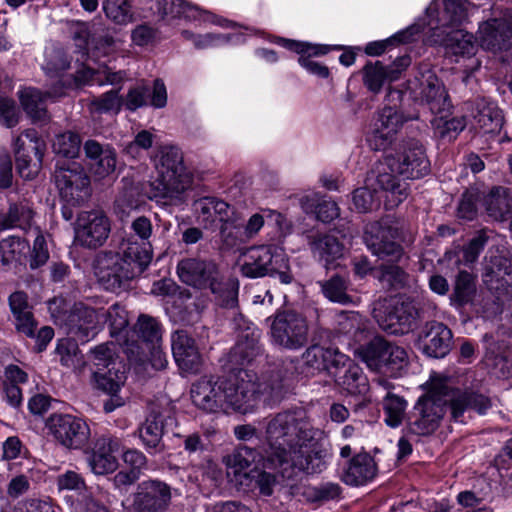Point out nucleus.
<instances>
[{"label":"nucleus","mask_w":512,"mask_h":512,"mask_svg":"<svg viewBox=\"0 0 512 512\" xmlns=\"http://www.w3.org/2000/svg\"><path fill=\"white\" fill-rule=\"evenodd\" d=\"M405 119L392 107H384L377 115L366 135V142L373 151H385L396 139Z\"/></svg>","instance_id":"20"},{"label":"nucleus","mask_w":512,"mask_h":512,"mask_svg":"<svg viewBox=\"0 0 512 512\" xmlns=\"http://www.w3.org/2000/svg\"><path fill=\"white\" fill-rule=\"evenodd\" d=\"M28 244L17 236H9L0 241V263L8 265L17 260L26 250Z\"/></svg>","instance_id":"63"},{"label":"nucleus","mask_w":512,"mask_h":512,"mask_svg":"<svg viewBox=\"0 0 512 512\" xmlns=\"http://www.w3.org/2000/svg\"><path fill=\"white\" fill-rule=\"evenodd\" d=\"M373 317L383 331L402 335L412 329L416 320V310L410 302L385 299L376 304Z\"/></svg>","instance_id":"13"},{"label":"nucleus","mask_w":512,"mask_h":512,"mask_svg":"<svg viewBox=\"0 0 512 512\" xmlns=\"http://www.w3.org/2000/svg\"><path fill=\"white\" fill-rule=\"evenodd\" d=\"M408 89L414 98L427 104L434 114L449 111L451 103L443 83L429 65H420L413 80L408 82Z\"/></svg>","instance_id":"9"},{"label":"nucleus","mask_w":512,"mask_h":512,"mask_svg":"<svg viewBox=\"0 0 512 512\" xmlns=\"http://www.w3.org/2000/svg\"><path fill=\"white\" fill-rule=\"evenodd\" d=\"M319 285L323 295L331 302L345 305L352 301L351 296L347 294L348 283L339 275L320 281Z\"/></svg>","instance_id":"54"},{"label":"nucleus","mask_w":512,"mask_h":512,"mask_svg":"<svg viewBox=\"0 0 512 512\" xmlns=\"http://www.w3.org/2000/svg\"><path fill=\"white\" fill-rule=\"evenodd\" d=\"M427 385V393L418 399L407 418L409 431L419 436L432 434L446 411H450V401L446 400L447 382L431 378Z\"/></svg>","instance_id":"5"},{"label":"nucleus","mask_w":512,"mask_h":512,"mask_svg":"<svg viewBox=\"0 0 512 512\" xmlns=\"http://www.w3.org/2000/svg\"><path fill=\"white\" fill-rule=\"evenodd\" d=\"M446 400L450 401L451 418L456 422L462 421L461 418L467 409H473L484 415L492 406L491 400L482 394L453 389L448 385Z\"/></svg>","instance_id":"27"},{"label":"nucleus","mask_w":512,"mask_h":512,"mask_svg":"<svg viewBox=\"0 0 512 512\" xmlns=\"http://www.w3.org/2000/svg\"><path fill=\"white\" fill-rule=\"evenodd\" d=\"M474 120L484 133H496L503 126L504 116L495 102L481 99L476 104Z\"/></svg>","instance_id":"41"},{"label":"nucleus","mask_w":512,"mask_h":512,"mask_svg":"<svg viewBox=\"0 0 512 512\" xmlns=\"http://www.w3.org/2000/svg\"><path fill=\"white\" fill-rule=\"evenodd\" d=\"M452 331L441 322H427L419 335L422 352L432 358H444L451 350Z\"/></svg>","instance_id":"24"},{"label":"nucleus","mask_w":512,"mask_h":512,"mask_svg":"<svg viewBox=\"0 0 512 512\" xmlns=\"http://www.w3.org/2000/svg\"><path fill=\"white\" fill-rule=\"evenodd\" d=\"M407 408V401L392 392L386 393L383 398L384 422L392 428L401 425Z\"/></svg>","instance_id":"51"},{"label":"nucleus","mask_w":512,"mask_h":512,"mask_svg":"<svg viewBox=\"0 0 512 512\" xmlns=\"http://www.w3.org/2000/svg\"><path fill=\"white\" fill-rule=\"evenodd\" d=\"M302 208L306 213H314L324 223L331 222L339 216V208L333 201L326 200L318 193H311L301 199Z\"/></svg>","instance_id":"45"},{"label":"nucleus","mask_w":512,"mask_h":512,"mask_svg":"<svg viewBox=\"0 0 512 512\" xmlns=\"http://www.w3.org/2000/svg\"><path fill=\"white\" fill-rule=\"evenodd\" d=\"M193 209L198 221L205 226L212 225L216 221L227 220L233 211L228 203L214 197H203L196 200Z\"/></svg>","instance_id":"37"},{"label":"nucleus","mask_w":512,"mask_h":512,"mask_svg":"<svg viewBox=\"0 0 512 512\" xmlns=\"http://www.w3.org/2000/svg\"><path fill=\"white\" fill-rule=\"evenodd\" d=\"M476 292L473 276L467 271H460L456 277L454 289L450 296L452 305L463 307L470 303Z\"/></svg>","instance_id":"50"},{"label":"nucleus","mask_w":512,"mask_h":512,"mask_svg":"<svg viewBox=\"0 0 512 512\" xmlns=\"http://www.w3.org/2000/svg\"><path fill=\"white\" fill-rule=\"evenodd\" d=\"M335 383L350 395H360L368 391V380L362 369L348 357L341 365H335L332 373Z\"/></svg>","instance_id":"30"},{"label":"nucleus","mask_w":512,"mask_h":512,"mask_svg":"<svg viewBox=\"0 0 512 512\" xmlns=\"http://www.w3.org/2000/svg\"><path fill=\"white\" fill-rule=\"evenodd\" d=\"M91 361L94 371H104L115 362H123L117 355V345L113 342L102 343L91 350Z\"/></svg>","instance_id":"58"},{"label":"nucleus","mask_w":512,"mask_h":512,"mask_svg":"<svg viewBox=\"0 0 512 512\" xmlns=\"http://www.w3.org/2000/svg\"><path fill=\"white\" fill-rule=\"evenodd\" d=\"M135 333L148 346L152 348L159 346L162 340V330L160 323L148 315H140L135 325Z\"/></svg>","instance_id":"53"},{"label":"nucleus","mask_w":512,"mask_h":512,"mask_svg":"<svg viewBox=\"0 0 512 512\" xmlns=\"http://www.w3.org/2000/svg\"><path fill=\"white\" fill-rule=\"evenodd\" d=\"M149 264L140 263L137 255L121 252H102L95 262V275L104 289L116 291L140 274Z\"/></svg>","instance_id":"7"},{"label":"nucleus","mask_w":512,"mask_h":512,"mask_svg":"<svg viewBox=\"0 0 512 512\" xmlns=\"http://www.w3.org/2000/svg\"><path fill=\"white\" fill-rule=\"evenodd\" d=\"M309 245L314 257L326 264L341 258L344 254V245L333 233H318L310 237Z\"/></svg>","instance_id":"38"},{"label":"nucleus","mask_w":512,"mask_h":512,"mask_svg":"<svg viewBox=\"0 0 512 512\" xmlns=\"http://www.w3.org/2000/svg\"><path fill=\"white\" fill-rule=\"evenodd\" d=\"M220 239L227 249L238 248L248 242L243 229V220L234 210L227 217V220L221 222Z\"/></svg>","instance_id":"44"},{"label":"nucleus","mask_w":512,"mask_h":512,"mask_svg":"<svg viewBox=\"0 0 512 512\" xmlns=\"http://www.w3.org/2000/svg\"><path fill=\"white\" fill-rule=\"evenodd\" d=\"M54 177L60 196L67 204L79 205L88 198L90 180L78 164L57 165Z\"/></svg>","instance_id":"19"},{"label":"nucleus","mask_w":512,"mask_h":512,"mask_svg":"<svg viewBox=\"0 0 512 512\" xmlns=\"http://www.w3.org/2000/svg\"><path fill=\"white\" fill-rule=\"evenodd\" d=\"M154 162L158 176L150 182L147 197L162 206L183 204L191 176L183 164L181 150L175 146H162Z\"/></svg>","instance_id":"4"},{"label":"nucleus","mask_w":512,"mask_h":512,"mask_svg":"<svg viewBox=\"0 0 512 512\" xmlns=\"http://www.w3.org/2000/svg\"><path fill=\"white\" fill-rule=\"evenodd\" d=\"M84 152L89 160L91 172L98 178H104L116 168V152L110 145H102L96 140L84 143Z\"/></svg>","instance_id":"31"},{"label":"nucleus","mask_w":512,"mask_h":512,"mask_svg":"<svg viewBox=\"0 0 512 512\" xmlns=\"http://www.w3.org/2000/svg\"><path fill=\"white\" fill-rule=\"evenodd\" d=\"M394 172L389 163V157L386 156L384 161H378L372 166L365 179V184L377 194L383 192L387 198L390 197L388 202L391 207L403 202L409 190L408 183L398 180L393 175Z\"/></svg>","instance_id":"17"},{"label":"nucleus","mask_w":512,"mask_h":512,"mask_svg":"<svg viewBox=\"0 0 512 512\" xmlns=\"http://www.w3.org/2000/svg\"><path fill=\"white\" fill-rule=\"evenodd\" d=\"M401 230L387 221H375L366 225L364 242L367 249L379 259L400 262L404 257L402 246L397 242Z\"/></svg>","instance_id":"10"},{"label":"nucleus","mask_w":512,"mask_h":512,"mask_svg":"<svg viewBox=\"0 0 512 512\" xmlns=\"http://www.w3.org/2000/svg\"><path fill=\"white\" fill-rule=\"evenodd\" d=\"M217 303L226 309L235 310L238 306L239 283L235 279L224 280L219 274L215 285L209 287Z\"/></svg>","instance_id":"47"},{"label":"nucleus","mask_w":512,"mask_h":512,"mask_svg":"<svg viewBox=\"0 0 512 512\" xmlns=\"http://www.w3.org/2000/svg\"><path fill=\"white\" fill-rule=\"evenodd\" d=\"M172 488L165 482L151 479L138 484L132 503L122 501L125 512H166L171 504Z\"/></svg>","instance_id":"11"},{"label":"nucleus","mask_w":512,"mask_h":512,"mask_svg":"<svg viewBox=\"0 0 512 512\" xmlns=\"http://www.w3.org/2000/svg\"><path fill=\"white\" fill-rule=\"evenodd\" d=\"M388 345L389 342L382 338H374L366 345L362 351V358L370 369L378 372L383 369Z\"/></svg>","instance_id":"57"},{"label":"nucleus","mask_w":512,"mask_h":512,"mask_svg":"<svg viewBox=\"0 0 512 512\" xmlns=\"http://www.w3.org/2000/svg\"><path fill=\"white\" fill-rule=\"evenodd\" d=\"M426 24L423 22H416L406 28L405 30L399 31L394 34L392 37L383 40V41H375L367 44L365 48V52L371 56H379L385 52L389 45L393 43H409L416 40V36L423 31L424 26Z\"/></svg>","instance_id":"46"},{"label":"nucleus","mask_w":512,"mask_h":512,"mask_svg":"<svg viewBox=\"0 0 512 512\" xmlns=\"http://www.w3.org/2000/svg\"><path fill=\"white\" fill-rule=\"evenodd\" d=\"M103 10L106 17L118 25H127L133 21L130 0H104Z\"/></svg>","instance_id":"56"},{"label":"nucleus","mask_w":512,"mask_h":512,"mask_svg":"<svg viewBox=\"0 0 512 512\" xmlns=\"http://www.w3.org/2000/svg\"><path fill=\"white\" fill-rule=\"evenodd\" d=\"M172 354L178 367L186 373H198L202 366V357L193 338L184 330L171 335Z\"/></svg>","instance_id":"26"},{"label":"nucleus","mask_w":512,"mask_h":512,"mask_svg":"<svg viewBox=\"0 0 512 512\" xmlns=\"http://www.w3.org/2000/svg\"><path fill=\"white\" fill-rule=\"evenodd\" d=\"M480 45L483 49L505 50L512 41V22L505 19H491L480 24L478 29Z\"/></svg>","instance_id":"29"},{"label":"nucleus","mask_w":512,"mask_h":512,"mask_svg":"<svg viewBox=\"0 0 512 512\" xmlns=\"http://www.w3.org/2000/svg\"><path fill=\"white\" fill-rule=\"evenodd\" d=\"M288 50L298 53L299 64L306 69L310 74L316 75L320 78H327L329 70L326 66L311 60L312 56L325 55L330 51L327 45H314L308 42H300L285 38H280L277 42Z\"/></svg>","instance_id":"28"},{"label":"nucleus","mask_w":512,"mask_h":512,"mask_svg":"<svg viewBox=\"0 0 512 512\" xmlns=\"http://www.w3.org/2000/svg\"><path fill=\"white\" fill-rule=\"evenodd\" d=\"M406 364V351L402 347L389 342L387 354L385 355V360L383 363V369H381L380 372L393 377H397L401 370L406 366Z\"/></svg>","instance_id":"60"},{"label":"nucleus","mask_w":512,"mask_h":512,"mask_svg":"<svg viewBox=\"0 0 512 512\" xmlns=\"http://www.w3.org/2000/svg\"><path fill=\"white\" fill-rule=\"evenodd\" d=\"M131 233L123 240L121 249L128 254L137 255L140 263H150L152 260L153 225L146 216H138L132 220L130 225Z\"/></svg>","instance_id":"23"},{"label":"nucleus","mask_w":512,"mask_h":512,"mask_svg":"<svg viewBox=\"0 0 512 512\" xmlns=\"http://www.w3.org/2000/svg\"><path fill=\"white\" fill-rule=\"evenodd\" d=\"M177 274L180 280L197 289H207L215 285L219 278L217 265L210 260L201 258H184L177 264Z\"/></svg>","instance_id":"21"},{"label":"nucleus","mask_w":512,"mask_h":512,"mask_svg":"<svg viewBox=\"0 0 512 512\" xmlns=\"http://www.w3.org/2000/svg\"><path fill=\"white\" fill-rule=\"evenodd\" d=\"M305 409L280 412L266 425L268 448L262 456L264 469H279L284 478L297 472L319 473L325 467V452L316 439Z\"/></svg>","instance_id":"1"},{"label":"nucleus","mask_w":512,"mask_h":512,"mask_svg":"<svg viewBox=\"0 0 512 512\" xmlns=\"http://www.w3.org/2000/svg\"><path fill=\"white\" fill-rule=\"evenodd\" d=\"M127 78L125 71H112L109 67H103L99 70L92 68H83L77 71L75 75V82L77 85H119Z\"/></svg>","instance_id":"42"},{"label":"nucleus","mask_w":512,"mask_h":512,"mask_svg":"<svg viewBox=\"0 0 512 512\" xmlns=\"http://www.w3.org/2000/svg\"><path fill=\"white\" fill-rule=\"evenodd\" d=\"M392 170L406 179H418L430 171V162L425 149L416 139L403 140L395 154L387 155Z\"/></svg>","instance_id":"12"},{"label":"nucleus","mask_w":512,"mask_h":512,"mask_svg":"<svg viewBox=\"0 0 512 512\" xmlns=\"http://www.w3.org/2000/svg\"><path fill=\"white\" fill-rule=\"evenodd\" d=\"M240 271L251 279L270 276L278 278L282 284H290L293 280L286 253L274 245L247 248L241 254Z\"/></svg>","instance_id":"6"},{"label":"nucleus","mask_w":512,"mask_h":512,"mask_svg":"<svg viewBox=\"0 0 512 512\" xmlns=\"http://www.w3.org/2000/svg\"><path fill=\"white\" fill-rule=\"evenodd\" d=\"M122 447L121 440L112 435H103L95 443L88 458L91 471L96 475H105L117 469L118 462L115 453Z\"/></svg>","instance_id":"25"},{"label":"nucleus","mask_w":512,"mask_h":512,"mask_svg":"<svg viewBox=\"0 0 512 512\" xmlns=\"http://www.w3.org/2000/svg\"><path fill=\"white\" fill-rule=\"evenodd\" d=\"M363 70L364 84L368 90L373 93L380 92L385 81H394L397 79V75H394V71H389L380 61L366 64Z\"/></svg>","instance_id":"49"},{"label":"nucleus","mask_w":512,"mask_h":512,"mask_svg":"<svg viewBox=\"0 0 512 512\" xmlns=\"http://www.w3.org/2000/svg\"><path fill=\"white\" fill-rule=\"evenodd\" d=\"M122 107V97L119 90H110L90 102V111L98 114H118Z\"/></svg>","instance_id":"59"},{"label":"nucleus","mask_w":512,"mask_h":512,"mask_svg":"<svg viewBox=\"0 0 512 512\" xmlns=\"http://www.w3.org/2000/svg\"><path fill=\"white\" fill-rule=\"evenodd\" d=\"M46 145L34 129H27L14 141L16 168L24 179H32L41 167Z\"/></svg>","instance_id":"15"},{"label":"nucleus","mask_w":512,"mask_h":512,"mask_svg":"<svg viewBox=\"0 0 512 512\" xmlns=\"http://www.w3.org/2000/svg\"><path fill=\"white\" fill-rule=\"evenodd\" d=\"M63 95L61 90L42 92L37 88H24L18 92L23 110L33 121H45L48 119L47 100Z\"/></svg>","instance_id":"32"},{"label":"nucleus","mask_w":512,"mask_h":512,"mask_svg":"<svg viewBox=\"0 0 512 512\" xmlns=\"http://www.w3.org/2000/svg\"><path fill=\"white\" fill-rule=\"evenodd\" d=\"M56 354L59 356L60 363L69 369H80L84 365L83 355L73 339L63 338L58 340Z\"/></svg>","instance_id":"52"},{"label":"nucleus","mask_w":512,"mask_h":512,"mask_svg":"<svg viewBox=\"0 0 512 512\" xmlns=\"http://www.w3.org/2000/svg\"><path fill=\"white\" fill-rule=\"evenodd\" d=\"M176 424L175 413L170 403L153 404L145 422L139 428V435L146 450L160 452L163 448L162 437Z\"/></svg>","instance_id":"14"},{"label":"nucleus","mask_w":512,"mask_h":512,"mask_svg":"<svg viewBox=\"0 0 512 512\" xmlns=\"http://www.w3.org/2000/svg\"><path fill=\"white\" fill-rule=\"evenodd\" d=\"M65 324L69 334L79 341L88 342L100 329V311L83 302L75 303L65 319Z\"/></svg>","instance_id":"22"},{"label":"nucleus","mask_w":512,"mask_h":512,"mask_svg":"<svg viewBox=\"0 0 512 512\" xmlns=\"http://www.w3.org/2000/svg\"><path fill=\"white\" fill-rule=\"evenodd\" d=\"M34 210L32 204L26 200L11 203L5 213L0 214V226L4 229L20 228L26 230L32 227Z\"/></svg>","instance_id":"40"},{"label":"nucleus","mask_w":512,"mask_h":512,"mask_svg":"<svg viewBox=\"0 0 512 512\" xmlns=\"http://www.w3.org/2000/svg\"><path fill=\"white\" fill-rule=\"evenodd\" d=\"M483 204L489 217L504 221L512 216V192L504 187H494L483 197Z\"/></svg>","instance_id":"39"},{"label":"nucleus","mask_w":512,"mask_h":512,"mask_svg":"<svg viewBox=\"0 0 512 512\" xmlns=\"http://www.w3.org/2000/svg\"><path fill=\"white\" fill-rule=\"evenodd\" d=\"M275 472H268L258 468L252 469L249 473L244 475L248 481L247 486L252 490H258V493L262 496H271L274 488L278 483V476L285 479L279 472V469H273Z\"/></svg>","instance_id":"48"},{"label":"nucleus","mask_w":512,"mask_h":512,"mask_svg":"<svg viewBox=\"0 0 512 512\" xmlns=\"http://www.w3.org/2000/svg\"><path fill=\"white\" fill-rule=\"evenodd\" d=\"M110 221L101 210L82 211L75 224V241L82 247L96 249L102 246L110 233Z\"/></svg>","instance_id":"18"},{"label":"nucleus","mask_w":512,"mask_h":512,"mask_svg":"<svg viewBox=\"0 0 512 512\" xmlns=\"http://www.w3.org/2000/svg\"><path fill=\"white\" fill-rule=\"evenodd\" d=\"M8 303L16 330L29 338H34L37 322L34 319L32 306L28 302V295L23 291H15L9 296Z\"/></svg>","instance_id":"34"},{"label":"nucleus","mask_w":512,"mask_h":512,"mask_svg":"<svg viewBox=\"0 0 512 512\" xmlns=\"http://www.w3.org/2000/svg\"><path fill=\"white\" fill-rule=\"evenodd\" d=\"M46 428L56 441L70 449L82 448L90 437L88 424L70 414H52L46 421Z\"/></svg>","instance_id":"16"},{"label":"nucleus","mask_w":512,"mask_h":512,"mask_svg":"<svg viewBox=\"0 0 512 512\" xmlns=\"http://www.w3.org/2000/svg\"><path fill=\"white\" fill-rule=\"evenodd\" d=\"M259 339V330L247 327L238 335L237 342L230 352V362L235 365H245L260 356L262 347Z\"/></svg>","instance_id":"36"},{"label":"nucleus","mask_w":512,"mask_h":512,"mask_svg":"<svg viewBox=\"0 0 512 512\" xmlns=\"http://www.w3.org/2000/svg\"><path fill=\"white\" fill-rule=\"evenodd\" d=\"M352 202L357 212L367 213L379 207L380 197L371 187L365 184L364 187L354 190Z\"/></svg>","instance_id":"62"},{"label":"nucleus","mask_w":512,"mask_h":512,"mask_svg":"<svg viewBox=\"0 0 512 512\" xmlns=\"http://www.w3.org/2000/svg\"><path fill=\"white\" fill-rule=\"evenodd\" d=\"M93 377L98 389L106 394L118 393L126 382V365L124 362H115L104 371H94Z\"/></svg>","instance_id":"43"},{"label":"nucleus","mask_w":512,"mask_h":512,"mask_svg":"<svg viewBox=\"0 0 512 512\" xmlns=\"http://www.w3.org/2000/svg\"><path fill=\"white\" fill-rule=\"evenodd\" d=\"M258 452L246 445H239L230 455L226 457V465L235 469V473L247 469L252 463L256 462Z\"/></svg>","instance_id":"61"},{"label":"nucleus","mask_w":512,"mask_h":512,"mask_svg":"<svg viewBox=\"0 0 512 512\" xmlns=\"http://www.w3.org/2000/svg\"><path fill=\"white\" fill-rule=\"evenodd\" d=\"M101 324L108 323L112 337L121 335L128 325L127 312L118 303L113 304L107 310L99 309Z\"/></svg>","instance_id":"55"},{"label":"nucleus","mask_w":512,"mask_h":512,"mask_svg":"<svg viewBox=\"0 0 512 512\" xmlns=\"http://www.w3.org/2000/svg\"><path fill=\"white\" fill-rule=\"evenodd\" d=\"M376 472V463L369 454H357L343 470L341 480L350 486H363L374 479Z\"/></svg>","instance_id":"35"},{"label":"nucleus","mask_w":512,"mask_h":512,"mask_svg":"<svg viewBox=\"0 0 512 512\" xmlns=\"http://www.w3.org/2000/svg\"><path fill=\"white\" fill-rule=\"evenodd\" d=\"M302 358L312 374L322 370H327L331 374L335 365H341L348 360V356L337 348H325L319 345L307 348Z\"/></svg>","instance_id":"33"},{"label":"nucleus","mask_w":512,"mask_h":512,"mask_svg":"<svg viewBox=\"0 0 512 512\" xmlns=\"http://www.w3.org/2000/svg\"><path fill=\"white\" fill-rule=\"evenodd\" d=\"M473 8L467 0H444V9L441 12H438L436 1L426 8L430 32L426 42L443 46L447 54L455 57V62L467 60L468 64L464 65V72L467 74L465 81L481 66L480 60L475 57L478 44L473 34L452 28L463 24Z\"/></svg>","instance_id":"2"},{"label":"nucleus","mask_w":512,"mask_h":512,"mask_svg":"<svg viewBox=\"0 0 512 512\" xmlns=\"http://www.w3.org/2000/svg\"><path fill=\"white\" fill-rule=\"evenodd\" d=\"M306 319L294 311L278 312L271 323V343L284 350L295 351L308 343Z\"/></svg>","instance_id":"8"},{"label":"nucleus","mask_w":512,"mask_h":512,"mask_svg":"<svg viewBox=\"0 0 512 512\" xmlns=\"http://www.w3.org/2000/svg\"><path fill=\"white\" fill-rule=\"evenodd\" d=\"M81 139L78 134L65 132L56 136L53 150L56 154L67 158H75L80 151Z\"/></svg>","instance_id":"64"},{"label":"nucleus","mask_w":512,"mask_h":512,"mask_svg":"<svg viewBox=\"0 0 512 512\" xmlns=\"http://www.w3.org/2000/svg\"><path fill=\"white\" fill-rule=\"evenodd\" d=\"M268 390L269 385L259 382L254 371L239 369L227 378H201L191 387V399L206 412L231 408L247 413Z\"/></svg>","instance_id":"3"}]
</instances>
